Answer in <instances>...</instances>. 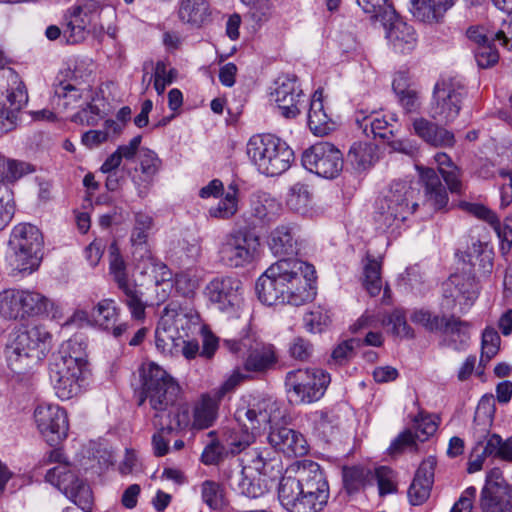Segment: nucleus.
Instances as JSON below:
<instances>
[{
  "instance_id": "f257e3e1",
  "label": "nucleus",
  "mask_w": 512,
  "mask_h": 512,
  "mask_svg": "<svg viewBox=\"0 0 512 512\" xmlns=\"http://www.w3.org/2000/svg\"><path fill=\"white\" fill-rule=\"evenodd\" d=\"M316 271L313 265L288 257L270 265L258 278L255 290L261 303L272 306H301L316 295Z\"/></svg>"
},
{
  "instance_id": "f03ea898",
  "label": "nucleus",
  "mask_w": 512,
  "mask_h": 512,
  "mask_svg": "<svg viewBox=\"0 0 512 512\" xmlns=\"http://www.w3.org/2000/svg\"><path fill=\"white\" fill-rule=\"evenodd\" d=\"M51 334L41 325L23 326L6 347V358L10 369L24 374L42 360L51 346Z\"/></svg>"
},
{
  "instance_id": "7ed1b4c3",
  "label": "nucleus",
  "mask_w": 512,
  "mask_h": 512,
  "mask_svg": "<svg viewBox=\"0 0 512 512\" xmlns=\"http://www.w3.org/2000/svg\"><path fill=\"white\" fill-rule=\"evenodd\" d=\"M43 464L56 463L45 475L47 482L56 486L75 505L89 512L93 505V493L89 484L79 478L76 467L72 465L60 448L48 451L42 459Z\"/></svg>"
},
{
  "instance_id": "20e7f679",
  "label": "nucleus",
  "mask_w": 512,
  "mask_h": 512,
  "mask_svg": "<svg viewBox=\"0 0 512 512\" xmlns=\"http://www.w3.org/2000/svg\"><path fill=\"white\" fill-rule=\"evenodd\" d=\"M247 155L257 170L267 176H277L289 169L294 152L274 134L253 135L247 143Z\"/></svg>"
},
{
  "instance_id": "39448f33",
  "label": "nucleus",
  "mask_w": 512,
  "mask_h": 512,
  "mask_svg": "<svg viewBox=\"0 0 512 512\" xmlns=\"http://www.w3.org/2000/svg\"><path fill=\"white\" fill-rule=\"evenodd\" d=\"M142 394L149 399L153 410L156 411L154 418H167V414L180 406L187 404H176L180 394L178 383L159 365L149 363L141 369Z\"/></svg>"
},
{
  "instance_id": "423d86ee",
  "label": "nucleus",
  "mask_w": 512,
  "mask_h": 512,
  "mask_svg": "<svg viewBox=\"0 0 512 512\" xmlns=\"http://www.w3.org/2000/svg\"><path fill=\"white\" fill-rule=\"evenodd\" d=\"M418 193L419 190L407 181H393L376 204L374 220L378 228L386 230L404 222L418 207L415 200Z\"/></svg>"
},
{
  "instance_id": "0eeeda50",
  "label": "nucleus",
  "mask_w": 512,
  "mask_h": 512,
  "mask_svg": "<svg viewBox=\"0 0 512 512\" xmlns=\"http://www.w3.org/2000/svg\"><path fill=\"white\" fill-rule=\"evenodd\" d=\"M43 236L40 230L29 223L16 225L9 239L10 265L13 270L32 273L42 259Z\"/></svg>"
},
{
  "instance_id": "6e6552de",
  "label": "nucleus",
  "mask_w": 512,
  "mask_h": 512,
  "mask_svg": "<svg viewBox=\"0 0 512 512\" xmlns=\"http://www.w3.org/2000/svg\"><path fill=\"white\" fill-rule=\"evenodd\" d=\"M468 90L462 80L456 77H442L433 89L430 104V116L445 125L450 124L459 116Z\"/></svg>"
},
{
  "instance_id": "1a4fd4ad",
  "label": "nucleus",
  "mask_w": 512,
  "mask_h": 512,
  "mask_svg": "<svg viewBox=\"0 0 512 512\" xmlns=\"http://www.w3.org/2000/svg\"><path fill=\"white\" fill-rule=\"evenodd\" d=\"M109 274L121 292L120 299L129 309L132 318L135 320L145 319L147 303L144 293L136 281L130 279L127 263L115 243L111 244L109 248Z\"/></svg>"
},
{
  "instance_id": "9d476101",
  "label": "nucleus",
  "mask_w": 512,
  "mask_h": 512,
  "mask_svg": "<svg viewBox=\"0 0 512 512\" xmlns=\"http://www.w3.org/2000/svg\"><path fill=\"white\" fill-rule=\"evenodd\" d=\"M331 381L329 373L318 368L296 369L285 377L289 401L310 404L321 399Z\"/></svg>"
},
{
  "instance_id": "9b49d317",
  "label": "nucleus",
  "mask_w": 512,
  "mask_h": 512,
  "mask_svg": "<svg viewBox=\"0 0 512 512\" xmlns=\"http://www.w3.org/2000/svg\"><path fill=\"white\" fill-rule=\"evenodd\" d=\"M86 362L78 356H72L65 350L54 353L49 363V378L56 395L68 400L80 392V378Z\"/></svg>"
},
{
  "instance_id": "f8f14e48",
  "label": "nucleus",
  "mask_w": 512,
  "mask_h": 512,
  "mask_svg": "<svg viewBox=\"0 0 512 512\" xmlns=\"http://www.w3.org/2000/svg\"><path fill=\"white\" fill-rule=\"evenodd\" d=\"M49 304V299L36 291L8 289L0 293V314L9 320L44 315Z\"/></svg>"
},
{
  "instance_id": "ddd939ff",
  "label": "nucleus",
  "mask_w": 512,
  "mask_h": 512,
  "mask_svg": "<svg viewBox=\"0 0 512 512\" xmlns=\"http://www.w3.org/2000/svg\"><path fill=\"white\" fill-rule=\"evenodd\" d=\"M259 247V237L246 227H240L225 236L218 253L226 266L239 268L254 262Z\"/></svg>"
},
{
  "instance_id": "4468645a",
  "label": "nucleus",
  "mask_w": 512,
  "mask_h": 512,
  "mask_svg": "<svg viewBox=\"0 0 512 512\" xmlns=\"http://www.w3.org/2000/svg\"><path fill=\"white\" fill-rule=\"evenodd\" d=\"M223 345L234 355L246 356L244 369L247 372L265 373L278 362L272 344L257 341L249 335L239 340H224Z\"/></svg>"
},
{
  "instance_id": "2eb2a0df",
  "label": "nucleus",
  "mask_w": 512,
  "mask_h": 512,
  "mask_svg": "<svg viewBox=\"0 0 512 512\" xmlns=\"http://www.w3.org/2000/svg\"><path fill=\"white\" fill-rule=\"evenodd\" d=\"M479 287L473 275L470 273L452 274L442 283L441 308L445 311H453L457 304L460 313H466L478 298Z\"/></svg>"
},
{
  "instance_id": "dca6fc26",
  "label": "nucleus",
  "mask_w": 512,
  "mask_h": 512,
  "mask_svg": "<svg viewBox=\"0 0 512 512\" xmlns=\"http://www.w3.org/2000/svg\"><path fill=\"white\" fill-rule=\"evenodd\" d=\"M302 165L316 175L333 179L343 169V155L332 143L318 142L302 154Z\"/></svg>"
},
{
  "instance_id": "f3484780",
  "label": "nucleus",
  "mask_w": 512,
  "mask_h": 512,
  "mask_svg": "<svg viewBox=\"0 0 512 512\" xmlns=\"http://www.w3.org/2000/svg\"><path fill=\"white\" fill-rule=\"evenodd\" d=\"M310 499L316 512L321 511L329 499V485L320 465L314 461L305 460L293 475Z\"/></svg>"
},
{
  "instance_id": "a211bd4d",
  "label": "nucleus",
  "mask_w": 512,
  "mask_h": 512,
  "mask_svg": "<svg viewBox=\"0 0 512 512\" xmlns=\"http://www.w3.org/2000/svg\"><path fill=\"white\" fill-rule=\"evenodd\" d=\"M34 419L38 430L50 446H56L67 437L68 416L58 405H38L34 411Z\"/></svg>"
},
{
  "instance_id": "6ab92c4d",
  "label": "nucleus",
  "mask_w": 512,
  "mask_h": 512,
  "mask_svg": "<svg viewBox=\"0 0 512 512\" xmlns=\"http://www.w3.org/2000/svg\"><path fill=\"white\" fill-rule=\"evenodd\" d=\"M191 423L190 411L188 406H180L171 410L167 418L153 419V424L158 431L152 437L154 454L157 457L166 455L169 451V435L178 434L189 427Z\"/></svg>"
},
{
  "instance_id": "aec40b11",
  "label": "nucleus",
  "mask_w": 512,
  "mask_h": 512,
  "mask_svg": "<svg viewBox=\"0 0 512 512\" xmlns=\"http://www.w3.org/2000/svg\"><path fill=\"white\" fill-rule=\"evenodd\" d=\"M271 96L283 117L291 119L300 114L299 106L304 94L295 75L279 76L275 81V88Z\"/></svg>"
},
{
  "instance_id": "412c9836",
  "label": "nucleus",
  "mask_w": 512,
  "mask_h": 512,
  "mask_svg": "<svg viewBox=\"0 0 512 512\" xmlns=\"http://www.w3.org/2000/svg\"><path fill=\"white\" fill-rule=\"evenodd\" d=\"M241 282L233 277H218L209 282L205 293L209 301L223 312H234L241 301Z\"/></svg>"
},
{
  "instance_id": "4be33fe9",
  "label": "nucleus",
  "mask_w": 512,
  "mask_h": 512,
  "mask_svg": "<svg viewBox=\"0 0 512 512\" xmlns=\"http://www.w3.org/2000/svg\"><path fill=\"white\" fill-rule=\"evenodd\" d=\"M278 499L288 512H316V508L293 475L282 476L278 485Z\"/></svg>"
},
{
  "instance_id": "5701e85b",
  "label": "nucleus",
  "mask_w": 512,
  "mask_h": 512,
  "mask_svg": "<svg viewBox=\"0 0 512 512\" xmlns=\"http://www.w3.org/2000/svg\"><path fill=\"white\" fill-rule=\"evenodd\" d=\"M267 439L276 451L288 457H301L309 450L305 437L299 431L286 426L271 427Z\"/></svg>"
},
{
  "instance_id": "b1692460",
  "label": "nucleus",
  "mask_w": 512,
  "mask_h": 512,
  "mask_svg": "<svg viewBox=\"0 0 512 512\" xmlns=\"http://www.w3.org/2000/svg\"><path fill=\"white\" fill-rule=\"evenodd\" d=\"M207 435L211 441L205 446L200 458L204 465H218L228 454H238L250 444L248 434L243 435L240 439L231 435L225 445L216 438V431H210Z\"/></svg>"
},
{
  "instance_id": "393cba45",
  "label": "nucleus",
  "mask_w": 512,
  "mask_h": 512,
  "mask_svg": "<svg viewBox=\"0 0 512 512\" xmlns=\"http://www.w3.org/2000/svg\"><path fill=\"white\" fill-rule=\"evenodd\" d=\"M300 229L296 224L283 223L276 226L268 237V246L276 256H294L301 249Z\"/></svg>"
},
{
  "instance_id": "a878e982",
  "label": "nucleus",
  "mask_w": 512,
  "mask_h": 512,
  "mask_svg": "<svg viewBox=\"0 0 512 512\" xmlns=\"http://www.w3.org/2000/svg\"><path fill=\"white\" fill-rule=\"evenodd\" d=\"M355 121L358 128L361 129L367 137H378L386 141L393 149H400L402 143L392 140L394 137L393 126L388 122L385 116H381L375 111L366 114L365 111L361 110L356 112Z\"/></svg>"
},
{
  "instance_id": "bb28decb",
  "label": "nucleus",
  "mask_w": 512,
  "mask_h": 512,
  "mask_svg": "<svg viewBox=\"0 0 512 512\" xmlns=\"http://www.w3.org/2000/svg\"><path fill=\"white\" fill-rule=\"evenodd\" d=\"M436 465L437 461L433 456L424 459L419 465L408 489V498L412 505H421L429 498Z\"/></svg>"
},
{
  "instance_id": "cd10ccee",
  "label": "nucleus",
  "mask_w": 512,
  "mask_h": 512,
  "mask_svg": "<svg viewBox=\"0 0 512 512\" xmlns=\"http://www.w3.org/2000/svg\"><path fill=\"white\" fill-rule=\"evenodd\" d=\"M384 21L389 22L386 37L395 51L409 53L416 47L417 34L414 27L404 22L395 11H390Z\"/></svg>"
},
{
  "instance_id": "c85d7f7f",
  "label": "nucleus",
  "mask_w": 512,
  "mask_h": 512,
  "mask_svg": "<svg viewBox=\"0 0 512 512\" xmlns=\"http://www.w3.org/2000/svg\"><path fill=\"white\" fill-rule=\"evenodd\" d=\"M413 133L427 144L433 147H453L455 144L454 133L436 122L424 117L412 119Z\"/></svg>"
},
{
  "instance_id": "c756f323",
  "label": "nucleus",
  "mask_w": 512,
  "mask_h": 512,
  "mask_svg": "<svg viewBox=\"0 0 512 512\" xmlns=\"http://www.w3.org/2000/svg\"><path fill=\"white\" fill-rule=\"evenodd\" d=\"M275 405L269 399H262L257 403L250 405L248 408L238 409L236 412V419L245 427L246 430H251L248 434L250 439L254 433L263 425L272 421L271 410Z\"/></svg>"
},
{
  "instance_id": "7c9ffc66",
  "label": "nucleus",
  "mask_w": 512,
  "mask_h": 512,
  "mask_svg": "<svg viewBox=\"0 0 512 512\" xmlns=\"http://www.w3.org/2000/svg\"><path fill=\"white\" fill-rule=\"evenodd\" d=\"M479 505L482 512H512V487L495 484L483 487Z\"/></svg>"
},
{
  "instance_id": "2f4dec72",
  "label": "nucleus",
  "mask_w": 512,
  "mask_h": 512,
  "mask_svg": "<svg viewBox=\"0 0 512 512\" xmlns=\"http://www.w3.org/2000/svg\"><path fill=\"white\" fill-rule=\"evenodd\" d=\"M71 74V71H67L65 74L58 75L53 83V101L63 110L74 108L83 94L79 81L76 78H68Z\"/></svg>"
},
{
  "instance_id": "473e14b6",
  "label": "nucleus",
  "mask_w": 512,
  "mask_h": 512,
  "mask_svg": "<svg viewBox=\"0 0 512 512\" xmlns=\"http://www.w3.org/2000/svg\"><path fill=\"white\" fill-rule=\"evenodd\" d=\"M91 317L96 325L104 330H111L113 336L120 337L126 330L127 324H116L119 308L113 299H103L92 309Z\"/></svg>"
},
{
  "instance_id": "72a5a7b5",
  "label": "nucleus",
  "mask_w": 512,
  "mask_h": 512,
  "mask_svg": "<svg viewBox=\"0 0 512 512\" xmlns=\"http://www.w3.org/2000/svg\"><path fill=\"white\" fill-rule=\"evenodd\" d=\"M421 181L425 188L426 202L434 210H441L448 204V194L446 188L441 183L438 173L432 168H425L420 174Z\"/></svg>"
},
{
  "instance_id": "f704fd0d",
  "label": "nucleus",
  "mask_w": 512,
  "mask_h": 512,
  "mask_svg": "<svg viewBox=\"0 0 512 512\" xmlns=\"http://www.w3.org/2000/svg\"><path fill=\"white\" fill-rule=\"evenodd\" d=\"M247 467L242 468L235 476L229 477V485L233 490L247 498L256 499L263 496L268 491L267 483L264 479L254 477L248 474Z\"/></svg>"
},
{
  "instance_id": "c9c22d12",
  "label": "nucleus",
  "mask_w": 512,
  "mask_h": 512,
  "mask_svg": "<svg viewBox=\"0 0 512 512\" xmlns=\"http://www.w3.org/2000/svg\"><path fill=\"white\" fill-rule=\"evenodd\" d=\"M455 0H411V12L419 21L439 22Z\"/></svg>"
},
{
  "instance_id": "e433bc0d",
  "label": "nucleus",
  "mask_w": 512,
  "mask_h": 512,
  "mask_svg": "<svg viewBox=\"0 0 512 512\" xmlns=\"http://www.w3.org/2000/svg\"><path fill=\"white\" fill-rule=\"evenodd\" d=\"M132 256L135 267L143 275H160L162 280H166L171 274L167 265L152 254L148 245L132 247Z\"/></svg>"
},
{
  "instance_id": "4c0bfd02",
  "label": "nucleus",
  "mask_w": 512,
  "mask_h": 512,
  "mask_svg": "<svg viewBox=\"0 0 512 512\" xmlns=\"http://www.w3.org/2000/svg\"><path fill=\"white\" fill-rule=\"evenodd\" d=\"M378 160V147L371 142H354L347 154V161L359 171L369 169Z\"/></svg>"
},
{
  "instance_id": "58836bf2",
  "label": "nucleus",
  "mask_w": 512,
  "mask_h": 512,
  "mask_svg": "<svg viewBox=\"0 0 512 512\" xmlns=\"http://www.w3.org/2000/svg\"><path fill=\"white\" fill-rule=\"evenodd\" d=\"M268 448L252 449L246 453L247 461L250 463L249 470L256 471L259 475L274 477L280 473V461Z\"/></svg>"
},
{
  "instance_id": "ea45409f",
  "label": "nucleus",
  "mask_w": 512,
  "mask_h": 512,
  "mask_svg": "<svg viewBox=\"0 0 512 512\" xmlns=\"http://www.w3.org/2000/svg\"><path fill=\"white\" fill-rule=\"evenodd\" d=\"M308 125L315 135H326L332 129L333 123L324 110L322 92H314L308 111Z\"/></svg>"
},
{
  "instance_id": "a19ab883",
  "label": "nucleus",
  "mask_w": 512,
  "mask_h": 512,
  "mask_svg": "<svg viewBox=\"0 0 512 512\" xmlns=\"http://www.w3.org/2000/svg\"><path fill=\"white\" fill-rule=\"evenodd\" d=\"M219 402L215 396L203 395L194 408L192 428L202 430L211 427L218 416Z\"/></svg>"
},
{
  "instance_id": "79ce46f5",
  "label": "nucleus",
  "mask_w": 512,
  "mask_h": 512,
  "mask_svg": "<svg viewBox=\"0 0 512 512\" xmlns=\"http://www.w3.org/2000/svg\"><path fill=\"white\" fill-rule=\"evenodd\" d=\"M239 187L232 182L228 185L227 192L216 206H212L208 210L211 218L219 220H229L236 215L239 210Z\"/></svg>"
},
{
  "instance_id": "37998d69",
  "label": "nucleus",
  "mask_w": 512,
  "mask_h": 512,
  "mask_svg": "<svg viewBox=\"0 0 512 512\" xmlns=\"http://www.w3.org/2000/svg\"><path fill=\"white\" fill-rule=\"evenodd\" d=\"M139 163L144 175V185L138 186V196L144 198L148 194L153 178L161 168L162 161L154 151L145 148L140 151Z\"/></svg>"
},
{
  "instance_id": "c03bdc74",
  "label": "nucleus",
  "mask_w": 512,
  "mask_h": 512,
  "mask_svg": "<svg viewBox=\"0 0 512 512\" xmlns=\"http://www.w3.org/2000/svg\"><path fill=\"white\" fill-rule=\"evenodd\" d=\"M178 15L184 22L201 26L210 16L209 3L206 0H181Z\"/></svg>"
},
{
  "instance_id": "a18cd8bd",
  "label": "nucleus",
  "mask_w": 512,
  "mask_h": 512,
  "mask_svg": "<svg viewBox=\"0 0 512 512\" xmlns=\"http://www.w3.org/2000/svg\"><path fill=\"white\" fill-rule=\"evenodd\" d=\"M279 210L280 203L266 193L254 195L251 200V213L262 222L273 221Z\"/></svg>"
},
{
  "instance_id": "49530a36",
  "label": "nucleus",
  "mask_w": 512,
  "mask_h": 512,
  "mask_svg": "<svg viewBox=\"0 0 512 512\" xmlns=\"http://www.w3.org/2000/svg\"><path fill=\"white\" fill-rule=\"evenodd\" d=\"M364 280L363 285L367 292L372 296H377L382 288L381 280V261L370 254L366 256V263L363 267Z\"/></svg>"
},
{
  "instance_id": "de8ad7c7",
  "label": "nucleus",
  "mask_w": 512,
  "mask_h": 512,
  "mask_svg": "<svg viewBox=\"0 0 512 512\" xmlns=\"http://www.w3.org/2000/svg\"><path fill=\"white\" fill-rule=\"evenodd\" d=\"M483 453L492 458L512 462V437L503 440L498 434L488 435L483 446Z\"/></svg>"
},
{
  "instance_id": "09e8293b",
  "label": "nucleus",
  "mask_w": 512,
  "mask_h": 512,
  "mask_svg": "<svg viewBox=\"0 0 512 512\" xmlns=\"http://www.w3.org/2000/svg\"><path fill=\"white\" fill-rule=\"evenodd\" d=\"M32 172L34 168L31 164L0 155V182H15Z\"/></svg>"
},
{
  "instance_id": "8fccbe9b",
  "label": "nucleus",
  "mask_w": 512,
  "mask_h": 512,
  "mask_svg": "<svg viewBox=\"0 0 512 512\" xmlns=\"http://www.w3.org/2000/svg\"><path fill=\"white\" fill-rule=\"evenodd\" d=\"M315 416V427L327 440L341 427V416L336 409L321 410Z\"/></svg>"
},
{
  "instance_id": "3c124183",
  "label": "nucleus",
  "mask_w": 512,
  "mask_h": 512,
  "mask_svg": "<svg viewBox=\"0 0 512 512\" xmlns=\"http://www.w3.org/2000/svg\"><path fill=\"white\" fill-rule=\"evenodd\" d=\"M468 326L469 324L466 321L461 320L454 314L449 316L431 314L430 333L460 334L462 328Z\"/></svg>"
},
{
  "instance_id": "603ef678",
  "label": "nucleus",
  "mask_w": 512,
  "mask_h": 512,
  "mask_svg": "<svg viewBox=\"0 0 512 512\" xmlns=\"http://www.w3.org/2000/svg\"><path fill=\"white\" fill-rule=\"evenodd\" d=\"M201 499L212 510H220L225 504L222 486L212 480H205L200 485Z\"/></svg>"
},
{
  "instance_id": "864d4df0",
  "label": "nucleus",
  "mask_w": 512,
  "mask_h": 512,
  "mask_svg": "<svg viewBox=\"0 0 512 512\" xmlns=\"http://www.w3.org/2000/svg\"><path fill=\"white\" fill-rule=\"evenodd\" d=\"M152 227L153 218L150 215L144 212L135 213L134 227L130 237L132 247L148 245V235Z\"/></svg>"
},
{
  "instance_id": "5fc2aeb1",
  "label": "nucleus",
  "mask_w": 512,
  "mask_h": 512,
  "mask_svg": "<svg viewBox=\"0 0 512 512\" xmlns=\"http://www.w3.org/2000/svg\"><path fill=\"white\" fill-rule=\"evenodd\" d=\"M286 203L291 210L304 214L311 203L308 186L299 182L295 183L289 190Z\"/></svg>"
},
{
  "instance_id": "6e6d98bb",
  "label": "nucleus",
  "mask_w": 512,
  "mask_h": 512,
  "mask_svg": "<svg viewBox=\"0 0 512 512\" xmlns=\"http://www.w3.org/2000/svg\"><path fill=\"white\" fill-rule=\"evenodd\" d=\"M304 324L311 333H321L331 323L330 311L325 307L318 306L305 314Z\"/></svg>"
},
{
  "instance_id": "4d7b16f0",
  "label": "nucleus",
  "mask_w": 512,
  "mask_h": 512,
  "mask_svg": "<svg viewBox=\"0 0 512 512\" xmlns=\"http://www.w3.org/2000/svg\"><path fill=\"white\" fill-rule=\"evenodd\" d=\"M421 439L419 433H414L410 429L401 432L390 444L388 453L392 456L400 455L406 450L418 451L417 442Z\"/></svg>"
},
{
  "instance_id": "13d9d810",
  "label": "nucleus",
  "mask_w": 512,
  "mask_h": 512,
  "mask_svg": "<svg viewBox=\"0 0 512 512\" xmlns=\"http://www.w3.org/2000/svg\"><path fill=\"white\" fill-rule=\"evenodd\" d=\"M383 324L392 326V333L396 336L414 338V331L408 325L404 310L395 309L383 319Z\"/></svg>"
},
{
  "instance_id": "bf43d9fd",
  "label": "nucleus",
  "mask_w": 512,
  "mask_h": 512,
  "mask_svg": "<svg viewBox=\"0 0 512 512\" xmlns=\"http://www.w3.org/2000/svg\"><path fill=\"white\" fill-rule=\"evenodd\" d=\"M500 341V336L494 328L487 327L483 331L480 363H488L498 353Z\"/></svg>"
},
{
  "instance_id": "052dcab7",
  "label": "nucleus",
  "mask_w": 512,
  "mask_h": 512,
  "mask_svg": "<svg viewBox=\"0 0 512 512\" xmlns=\"http://www.w3.org/2000/svg\"><path fill=\"white\" fill-rule=\"evenodd\" d=\"M494 41L491 40L474 48V57L479 68L488 69L498 63L499 52L494 45Z\"/></svg>"
},
{
  "instance_id": "680f3d73",
  "label": "nucleus",
  "mask_w": 512,
  "mask_h": 512,
  "mask_svg": "<svg viewBox=\"0 0 512 512\" xmlns=\"http://www.w3.org/2000/svg\"><path fill=\"white\" fill-rule=\"evenodd\" d=\"M14 213L13 192L7 186L0 185V231L11 222Z\"/></svg>"
},
{
  "instance_id": "e2e57ef3",
  "label": "nucleus",
  "mask_w": 512,
  "mask_h": 512,
  "mask_svg": "<svg viewBox=\"0 0 512 512\" xmlns=\"http://www.w3.org/2000/svg\"><path fill=\"white\" fill-rule=\"evenodd\" d=\"M364 469L359 466L343 468V484L348 494L357 492L364 484Z\"/></svg>"
},
{
  "instance_id": "0e129e2a",
  "label": "nucleus",
  "mask_w": 512,
  "mask_h": 512,
  "mask_svg": "<svg viewBox=\"0 0 512 512\" xmlns=\"http://www.w3.org/2000/svg\"><path fill=\"white\" fill-rule=\"evenodd\" d=\"M103 111L93 103H87L84 108L73 115L72 121L87 126H95L103 119Z\"/></svg>"
},
{
  "instance_id": "69168bd1",
  "label": "nucleus",
  "mask_w": 512,
  "mask_h": 512,
  "mask_svg": "<svg viewBox=\"0 0 512 512\" xmlns=\"http://www.w3.org/2000/svg\"><path fill=\"white\" fill-rule=\"evenodd\" d=\"M388 0H356L357 4L367 14H371L372 18L385 20L389 16L390 11H395L390 5H387Z\"/></svg>"
},
{
  "instance_id": "338daca9",
  "label": "nucleus",
  "mask_w": 512,
  "mask_h": 512,
  "mask_svg": "<svg viewBox=\"0 0 512 512\" xmlns=\"http://www.w3.org/2000/svg\"><path fill=\"white\" fill-rule=\"evenodd\" d=\"M175 74V69H170L169 71H167V66L165 62L158 61L156 63L154 73V88L157 91L158 95L163 94L166 89V86L173 82Z\"/></svg>"
},
{
  "instance_id": "774afa93",
  "label": "nucleus",
  "mask_w": 512,
  "mask_h": 512,
  "mask_svg": "<svg viewBox=\"0 0 512 512\" xmlns=\"http://www.w3.org/2000/svg\"><path fill=\"white\" fill-rule=\"evenodd\" d=\"M313 350L312 343L303 337H295L289 344V355L298 361H307Z\"/></svg>"
}]
</instances>
